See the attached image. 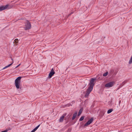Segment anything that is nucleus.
<instances>
[{"label": "nucleus", "instance_id": "20", "mask_svg": "<svg viewBox=\"0 0 132 132\" xmlns=\"http://www.w3.org/2000/svg\"><path fill=\"white\" fill-rule=\"evenodd\" d=\"M11 129H12L11 127H8V128L6 129V130H7V131H8V130H11Z\"/></svg>", "mask_w": 132, "mask_h": 132}, {"label": "nucleus", "instance_id": "17", "mask_svg": "<svg viewBox=\"0 0 132 132\" xmlns=\"http://www.w3.org/2000/svg\"><path fill=\"white\" fill-rule=\"evenodd\" d=\"M113 110L111 109L109 110L107 112L109 114Z\"/></svg>", "mask_w": 132, "mask_h": 132}, {"label": "nucleus", "instance_id": "7", "mask_svg": "<svg viewBox=\"0 0 132 132\" xmlns=\"http://www.w3.org/2000/svg\"><path fill=\"white\" fill-rule=\"evenodd\" d=\"M55 73V72L54 71L53 68H52L50 73L49 75V78H51L53 76V75Z\"/></svg>", "mask_w": 132, "mask_h": 132}, {"label": "nucleus", "instance_id": "8", "mask_svg": "<svg viewBox=\"0 0 132 132\" xmlns=\"http://www.w3.org/2000/svg\"><path fill=\"white\" fill-rule=\"evenodd\" d=\"M67 115V113H65L63 114L62 116L60 118L59 121L60 122H61L64 119V117L65 116Z\"/></svg>", "mask_w": 132, "mask_h": 132}, {"label": "nucleus", "instance_id": "16", "mask_svg": "<svg viewBox=\"0 0 132 132\" xmlns=\"http://www.w3.org/2000/svg\"><path fill=\"white\" fill-rule=\"evenodd\" d=\"M108 73V72H106L105 73H104L103 75V76L104 77L106 76L107 75Z\"/></svg>", "mask_w": 132, "mask_h": 132}, {"label": "nucleus", "instance_id": "3", "mask_svg": "<svg viewBox=\"0 0 132 132\" xmlns=\"http://www.w3.org/2000/svg\"><path fill=\"white\" fill-rule=\"evenodd\" d=\"M115 82L111 81L106 83L105 85V87L108 88H110L112 87L114 84Z\"/></svg>", "mask_w": 132, "mask_h": 132}, {"label": "nucleus", "instance_id": "14", "mask_svg": "<svg viewBox=\"0 0 132 132\" xmlns=\"http://www.w3.org/2000/svg\"><path fill=\"white\" fill-rule=\"evenodd\" d=\"M132 63V55L131 56L130 59L129 61V64H131Z\"/></svg>", "mask_w": 132, "mask_h": 132}, {"label": "nucleus", "instance_id": "11", "mask_svg": "<svg viewBox=\"0 0 132 132\" xmlns=\"http://www.w3.org/2000/svg\"><path fill=\"white\" fill-rule=\"evenodd\" d=\"M77 114V112H76L73 114V116L72 118V120H74L76 117Z\"/></svg>", "mask_w": 132, "mask_h": 132}, {"label": "nucleus", "instance_id": "23", "mask_svg": "<svg viewBox=\"0 0 132 132\" xmlns=\"http://www.w3.org/2000/svg\"><path fill=\"white\" fill-rule=\"evenodd\" d=\"M20 65V64H19V65H17L15 68H16L19 67Z\"/></svg>", "mask_w": 132, "mask_h": 132}, {"label": "nucleus", "instance_id": "18", "mask_svg": "<svg viewBox=\"0 0 132 132\" xmlns=\"http://www.w3.org/2000/svg\"><path fill=\"white\" fill-rule=\"evenodd\" d=\"M84 116H82L79 119V121H82L84 119Z\"/></svg>", "mask_w": 132, "mask_h": 132}, {"label": "nucleus", "instance_id": "13", "mask_svg": "<svg viewBox=\"0 0 132 132\" xmlns=\"http://www.w3.org/2000/svg\"><path fill=\"white\" fill-rule=\"evenodd\" d=\"M13 63V61L12 63H11V64H9V65H8L7 66H6L4 68H3V69H6V68L8 67H10L11 65Z\"/></svg>", "mask_w": 132, "mask_h": 132}, {"label": "nucleus", "instance_id": "6", "mask_svg": "<svg viewBox=\"0 0 132 132\" xmlns=\"http://www.w3.org/2000/svg\"><path fill=\"white\" fill-rule=\"evenodd\" d=\"M92 89H91L88 88V89L86 91V93L85 95V97H87L89 95L90 92H91Z\"/></svg>", "mask_w": 132, "mask_h": 132}, {"label": "nucleus", "instance_id": "4", "mask_svg": "<svg viewBox=\"0 0 132 132\" xmlns=\"http://www.w3.org/2000/svg\"><path fill=\"white\" fill-rule=\"evenodd\" d=\"M31 27V24L30 22L28 21H27L24 27L25 30H27L30 29Z\"/></svg>", "mask_w": 132, "mask_h": 132}, {"label": "nucleus", "instance_id": "24", "mask_svg": "<svg viewBox=\"0 0 132 132\" xmlns=\"http://www.w3.org/2000/svg\"><path fill=\"white\" fill-rule=\"evenodd\" d=\"M126 82H125V81H124V82H123L122 83V84H124Z\"/></svg>", "mask_w": 132, "mask_h": 132}, {"label": "nucleus", "instance_id": "1", "mask_svg": "<svg viewBox=\"0 0 132 132\" xmlns=\"http://www.w3.org/2000/svg\"><path fill=\"white\" fill-rule=\"evenodd\" d=\"M21 78V77H18L15 80V85L17 89L19 88V86L20 85V80Z\"/></svg>", "mask_w": 132, "mask_h": 132}, {"label": "nucleus", "instance_id": "2", "mask_svg": "<svg viewBox=\"0 0 132 132\" xmlns=\"http://www.w3.org/2000/svg\"><path fill=\"white\" fill-rule=\"evenodd\" d=\"M12 7L9 4L5 5H2L0 7V11H2L5 9H10Z\"/></svg>", "mask_w": 132, "mask_h": 132}, {"label": "nucleus", "instance_id": "10", "mask_svg": "<svg viewBox=\"0 0 132 132\" xmlns=\"http://www.w3.org/2000/svg\"><path fill=\"white\" fill-rule=\"evenodd\" d=\"M18 39H16L14 41V43H15L14 45H17L18 44Z\"/></svg>", "mask_w": 132, "mask_h": 132}, {"label": "nucleus", "instance_id": "5", "mask_svg": "<svg viewBox=\"0 0 132 132\" xmlns=\"http://www.w3.org/2000/svg\"><path fill=\"white\" fill-rule=\"evenodd\" d=\"M95 79L92 78L90 81V82L89 84V88L93 89V87L94 85V81L95 80Z\"/></svg>", "mask_w": 132, "mask_h": 132}, {"label": "nucleus", "instance_id": "22", "mask_svg": "<svg viewBox=\"0 0 132 132\" xmlns=\"http://www.w3.org/2000/svg\"><path fill=\"white\" fill-rule=\"evenodd\" d=\"M111 73V74L113 72V70H110Z\"/></svg>", "mask_w": 132, "mask_h": 132}, {"label": "nucleus", "instance_id": "19", "mask_svg": "<svg viewBox=\"0 0 132 132\" xmlns=\"http://www.w3.org/2000/svg\"><path fill=\"white\" fill-rule=\"evenodd\" d=\"M89 124H84L81 126V127H84L87 126L88 125H89Z\"/></svg>", "mask_w": 132, "mask_h": 132}, {"label": "nucleus", "instance_id": "9", "mask_svg": "<svg viewBox=\"0 0 132 132\" xmlns=\"http://www.w3.org/2000/svg\"><path fill=\"white\" fill-rule=\"evenodd\" d=\"M93 118H92L89 120L86 124H90L93 122Z\"/></svg>", "mask_w": 132, "mask_h": 132}, {"label": "nucleus", "instance_id": "15", "mask_svg": "<svg viewBox=\"0 0 132 132\" xmlns=\"http://www.w3.org/2000/svg\"><path fill=\"white\" fill-rule=\"evenodd\" d=\"M82 109H80L79 112H78V116L80 115V114H81V113L82 112Z\"/></svg>", "mask_w": 132, "mask_h": 132}, {"label": "nucleus", "instance_id": "21", "mask_svg": "<svg viewBox=\"0 0 132 132\" xmlns=\"http://www.w3.org/2000/svg\"><path fill=\"white\" fill-rule=\"evenodd\" d=\"M71 130V129H69L67 131V132H70Z\"/></svg>", "mask_w": 132, "mask_h": 132}, {"label": "nucleus", "instance_id": "12", "mask_svg": "<svg viewBox=\"0 0 132 132\" xmlns=\"http://www.w3.org/2000/svg\"><path fill=\"white\" fill-rule=\"evenodd\" d=\"M40 124L37 127H35L33 130L31 132H34L40 126Z\"/></svg>", "mask_w": 132, "mask_h": 132}]
</instances>
